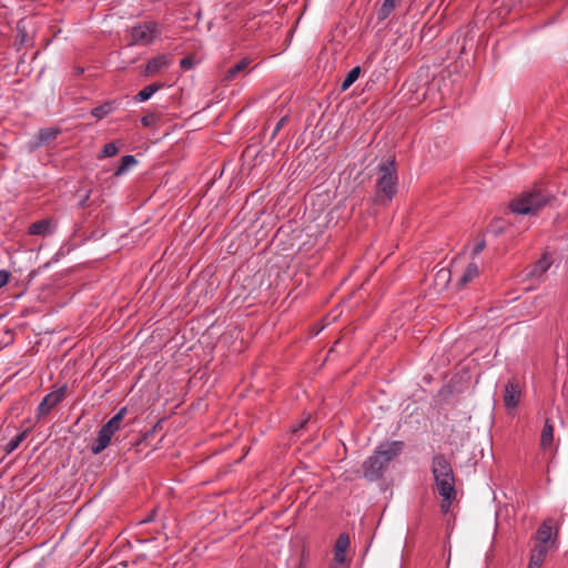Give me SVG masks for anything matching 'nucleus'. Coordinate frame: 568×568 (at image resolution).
I'll return each instance as SVG.
<instances>
[{
    "label": "nucleus",
    "instance_id": "f257e3e1",
    "mask_svg": "<svg viewBox=\"0 0 568 568\" xmlns=\"http://www.w3.org/2000/svg\"><path fill=\"white\" fill-rule=\"evenodd\" d=\"M432 471L436 489L443 498L440 510L447 514L456 497L453 468L444 455H437L433 458Z\"/></svg>",
    "mask_w": 568,
    "mask_h": 568
},
{
    "label": "nucleus",
    "instance_id": "f03ea898",
    "mask_svg": "<svg viewBox=\"0 0 568 568\" xmlns=\"http://www.w3.org/2000/svg\"><path fill=\"white\" fill-rule=\"evenodd\" d=\"M403 442H387L381 444L374 454L363 463L364 477L371 481L381 478L388 464L403 450Z\"/></svg>",
    "mask_w": 568,
    "mask_h": 568
},
{
    "label": "nucleus",
    "instance_id": "7ed1b4c3",
    "mask_svg": "<svg viewBox=\"0 0 568 568\" xmlns=\"http://www.w3.org/2000/svg\"><path fill=\"white\" fill-rule=\"evenodd\" d=\"M552 201V196L540 189L523 192L509 206L511 212L520 215H536Z\"/></svg>",
    "mask_w": 568,
    "mask_h": 568
},
{
    "label": "nucleus",
    "instance_id": "20e7f679",
    "mask_svg": "<svg viewBox=\"0 0 568 568\" xmlns=\"http://www.w3.org/2000/svg\"><path fill=\"white\" fill-rule=\"evenodd\" d=\"M397 191V175L394 160H387L378 166L376 180L375 202L385 204L389 202Z\"/></svg>",
    "mask_w": 568,
    "mask_h": 568
},
{
    "label": "nucleus",
    "instance_id": "39448f33",
    "mask_svg": "<svg viewBox=\"0 0 568 568\" xmlns=\"http://www.w3.org/2000/svg\"><path fill=\"white\" fill-rule=\"evenodd\" d=\"M125 415L126 408L122 407L106 424L101 427L97 439L91 446V452L93 454L98 455L109 446L112 436L121 428Z\"/></svg>",
    "mask_w": 568,
    "mask_h": 568
},
{
    "label": "nucleus",
    "instance_id": "423d86ee",
    "mask_svg": "<svg viewBox=\"0 0 568 568\" xmlns=\"http://www.w3.org/2000/svg\"><path fill=\"white\" fill-rule=\"evenodd\" d=\"M558 531L559 527L552 518L544 520L536 532L535 545H542L545 548L555 549Z\"/></svg>",
    "mask_w": 568,
    "mask_h": 568
},
{
    "label": "nucleus",
    "instance_id": "0eeeda50",
    "mask_svg": "<svg viewBox=\"0 0 568 568\" xmlns=\"http://www.w3.org/2000/svg\"><path fill=\"white\" fill-rule=\"evenodd\" d=\"M156 26L154 23L139 24L130 30V45L150 44L156 37Z\"/></svg>",
    "mask_w": 568,
    "mask_h": 568
},
{
    "label": "nucleus",
    "instance_id": "6e6552de",
    "mask_svg": "<svg viewBox=\"0 0 568 568\" xmlns=\"http://www.w3.org/2000/svg\"><path fill=\"white\" fill-rule=\"evenodd\" d=\"M521 387L517 379H510L505 385L504 403L507 408H515L519 404Z\"/></svg>",
    "mask_w": 568,
    "mask_h": 568
},
{
    "label": "nucleus",
    "instance_id": "1a4fd4ad",
    "mask_svg": "<svg viewBox=\"0 0 568 568\" xmlns=\"http://www.w3.org/2000/svg\"><path fill=\"white\" fill-rule=\"evenodd\" d=\"M172 64V59L170 54H160L153 59H151L144 70V75L151 77L161 71L165 70Z\"/></svg>",
    "mask_w": 568,
    "mask_h": 568
},
{
    "label": "nucleus",
    "instance_id": "9d476101",
    "mask_svg": "<svg viewBox=\"0 0 568 568\" xmlns=\"http://www.w3.org/2000/svg\"><path fill=\"white\" fill-rule=\"evenodd\" d=\"M64 397L63 388L48 394L38 407L39 415H47L54 406H57Z\"/></svg>",
    "mask_w": 568,
    "mask_h": 568
},
{
    "label": "nucleus",
    "instance_id": "9b49d317",
    "mask_svg": "<svg viewBox=\"0 0 568 568\" xmlns=\"http://www.w3.org/2000/svg\"><path fill=\"white\" fill-rule=\"evenodd\" d=\"M550 550L551 549L545 548L542 545H535L531 549L527 568H541L546 556Z\"/></svg>",
    "mask_w": 568,
    "mask_h": 568
},
{
    "label": "nucleus",
    "instance_id": "f8f14e48",
    "mask_svg": "<svg viewBox=\"0 0 568 568\" xmlns=\"http://www.w3.org/2000/svg\"><path fill=\"white\" fill-rule=\"evenodd\" d=\"M54 229V223L50 219L37 221L29 226V234L31 235H48L51 234Z\"/></svg>",
    "mask_w": 568,
    "mask_h": 568
},
{
    "label": "nucleus",
    "instance_id": "ddd939ff",
    "mask_svg": "<svg viewBox=\"0 0 568 568\" xmlns=\"http://www.w3.org/2000/svg\"><path fill=\"white\" fill-rule=\"evenodd\" d=\"M552 263L551 257L548 254H544L528 271V277H540L545 274Z\"/></svg>",
    "mask_w": 568,
    "mask_h": 568
},
{
    "label": "nucleus",
    "instance_id": "4468645a",
    "mask_svg": "<svg viewBox=\"0 0 568 568\" xmlns=\"http://www.w3.org/2000/svg\"><path fill=\"white\" fill-rule=\"evenodd\" d=\"M554 442V425L550 419H546L540 436V446L542 449L551 447Z\"/></svg>",
    "mask_w": 568,
    "mask_h": 568
},
{
    "label": "nucleus",
    "instance_id": "2eb2a0df",
    "mask_svg": "<svg viewBox=\"0 0 568 568\" xmlns=\"http://www.w3.org/2000/svg\"><path fill=\"white\" fill-rule=\"evenodd\" d=\"M250 63L251 60L248 58L242 59L239 63H236L234 67L230 68L225 72L223 80L227 82L233 81L240 73L244 72L247 69Z\"/></svg>",
    "mask_w": 568,
    "mask_h": 568
},
{
    "label": "nucleus",
    "instance_id": "dca6fc26",
    "mask_svg": "<svg viewBox=\"0 0 568 568\" xmlns=\"http://www.w3.org/2000/svg\"><path fill=\"white\" fill-rule=\"evenodd\" d=\"M479 274L478 265L474 262L469 263L467 267L465 268L463 275L460 276L458 284L460 286H465L466 284L470 283L473 280H475Z\"/></svg>",
    "mask_w": 568,
    "mask_h": 568
},
{
    "label": "nucleus",
    "instance_id": "f3484780",
    "mask_svg": "<svg viewBox=\"0 0 568 568\" xmlns=\"http://www.w3.org/2000/svg\"><path fill=\"white\" fill-rule=\"evenodd\" d=\"M58 134L59 130L54 128H45L40 130L37 134L38 142L36 143V146L55 140Z\"/></svg>",
    "mask_w": 568,
    "mask_h": 568
},
{
    "label": "nucleus",
    "instance_id": "a211bd4d",
    "mask_svg": "<svg viewBox=\"0 0 568 568\" xmlns=\"http://www.w3.org/2000/svg\"><path fill=\"white\" fill-rule=\"evenodd\" d=\"M163 87L161 83H152L142 89L135 97L136 101L144 102L149 100L158 90Z\"/></svg>",
    "mask_w": 568,
    "mask_h": 568
},
{
    "label": "nucleus",
    "instance_id": "6ab92c4d",
    "mask_svg": "<svg viewBox=\"0 0 568 568\" xmlns=\"http://www.w3.org/2000/svg\"><path fill=\"white\" fill-rule=\"evenodd\" d=\"M114 110V103L113 102H105L102 105H99L94 108L91 113L94 118L98 120H101L105 118L108 114H110Z\"/></svg>",
    "mask_w": 568,
    "mask_h": 568
},
{
    "label": "nucleus",
    "instance_id": "aec40b11",
    "mask_svg": "<svg viewBox=\"0 0 568 568\" xmlns=\"http://www.w3.org/2000/svg\"><path fill=\"white\" fill-rule=\"evenodd\" d=\"M399 0H384L379 11H378V19L384 20L386 19L392 11L396 8Z\"/></svg>",
    "mask_w": 568,
    "mask_h": 568
},
{
    "label": "nucleus",
    "instance_id": "412c9836",
    "mask_svg": "<svg viewBox=\"0 0 568 568\" xmlns=\"http://www.w3.org/2000/svg\"><path fill=\"white\" fill-rule=\"evenodd\" d=\"M359 74H361V68L359 67L353 68L347 73L344 81L342 82V85H341L342 91H346L358 79Z\"/></svg>",
    "mask_w": 568,
    "mask_h": 568
},
{
    "label": "nucleus",
    "instance_id": "4be33fe9",
    "mask_svg": "<svg viewBox=\"0 0 568 568\" xmlns=\"http://www.w3.org/2000/svg\"><path fill=\"white\" fill-rule=\"evenodd\" d=\"M135 163H136V160L133 155H124L121 159V164L118 168V170L115 171L114 175L115 176L122 175L129 168H131Z\"/></svg>",
    "mask_w": 568,
    "mask_h": 568
},
{
    "label": "nucleus",
    "instance_id": "5701e85b",
    "mask_svg": "<svg viewBox=\"0 0 568 568\" xmlns=\"http://www.w3.org/2000/svg\"><path fill=\"white\" fill-rule=\"evenodd\" d=\"M27 436V430L18 434L14 436L4 447V450L7 454H11L13 450H16L19 445L24 440Z\"/></svg>",
    "mask_w": 568,
    "mask_h": 568
},
{
    "label": "nucleus",
    "instance_id": "b1692460",
    "mask_svg": "<svg viewBox=\"0 0 568 568\" xmlns=\"http://www.w3.org/2000/svg\"><path fill=\"white\" fill-rule=\"evenodd\" d=\"M349 546V538L347 535H341L335 544L334 551L346 552Z\"/></svg>",
    "mask_w": 568,
    "mask_h": 568
},
{
    "label": "nucleus",
    "instance_id": "393cba45",
    "mask_svg": "<svg viewBox=\"0 0 568 568\" xmlns=\"http://www.w3.org/2000/svg\"><path fill=\"white\" fill-rule=\"evenodd\" d=\"M118 151L119 150L114 143H108L104 145V148L102 150V156L103 158L114 156L118 153Z\"/></svg>",
    "mask_w": 568,
    "mask_h": 568
},
{
    "label": "nucleus",
    "instance_id": "a878e982",
    "mask_svg": "<svg viewBox=\"0 0 568 568\" xmlns=\"http://www.w3.org/2000/svg\"><path fill=\"white\" fill-rule=\"evenodd\" d=\"M156 122V115L153 114V113H149V114H145L142 119H141V123L144 125V126H152L153 124H155Z\"/></svg>",
    "mask_w": 568,
    "mask_h": 568
},
{
    "label": "nucleus",
    "instance_id": "bb28decb",
    "mask_svg": "<svg viewBox=\"0 0 568 568\" xmlns=\"http://www.w3.org/2000/svg\"><path fill=\"white\" fill-rule=\"evenodd\" d=\"M333 562L346 564V552L334 551Z\"/></svg>",
    "mask_w": 568,
    "mask_h": 568
},
{
    "label": "nucleus",
    "instance_id": "cd10ccee",
    "mask_svg": "<svg viewBox=\"0 0 568 568\" xmlns=\"http://www.w3.org/2000/svg\"><path fill=\"white\" fill-rule=\"evenodd\" d=\"M486 246L485 240H479L473 248V255H478Z\"/></svg>",
    "mask_w": 568,
    "mask_h": 568
},
{
    "label": "nucleus",
    "instance_id": "c85d7f7f",
    "mask_svg": "<svg viewBox=\"0 0 568 568\" xmlns=\"http://www.w3.org/2000/svg\"><path fill=\"white\" fill-rule=\"evenodd\" d=\"M180 65L181 68L183 69H191L192 65H193V60L189 57L186 58H183L181 61H180Z\"/></svg>",
    "mask_w": 568,
    "mask_h": 568
},
{
    "label": "nucleus",
    "instance_id": "c756f323",
    "mask_svg": "<svg viewBox=\"0 0 568 568\" xmlns=\"http://www.w3.org/2000/svg\"><path fill=\"white\" fill-rule=\"evenodd\" d=\"M10 274L7 271H0V288L9 281Z\"/></svg>",
    "mask_w": 568,
    "mask_h": 568
},
{
    "label": "nucleus",
    "instance_id": "7c9ffc66",
    "mask_svg": "<svg viewBox=\"0 0 568 568\" xmlns=\"http://www.w3.org/2000/svg\"><path fill=\"white\" fill-rule=\"evenodd\" d=\"M284 122H285V118L281 119V120L277 122V124H276V126H275V133L280 131V129L283 126Z\"/></svg>",
    "mask_w": 568,
    "mask_h": 568
},
{
    "label": "nucleus",
    "instance_id": "2f4dec72",
    "mask_svg": "<svg viewBox=\"0 0 568 568\" xmlns=\"http://www.w3.org/2000/svg\"><path fill=\"white\" fill-rule=\"evenodd\" d=\"M331 568H347L346 564L332 562Z\"/></svg>",
    "mask_w": 568,
    "mask_h": 568
},
{
    "label": "nucleus",
    "instance_id": "473e14b6",
    "mask_svg": "<svg viewBox=\"0 0 568 568\" xmlns=\"http://www.w3.org/2000/svg\"><path fill=\"white\" fill-rule=\"evenodd\" d=\"M438 275L443 276V277H446L448 275V272L445 271V270H442V271L438 272Z\"/></svg>",
    "mask_w": 568,
    "mask_h": 568
}]
</instances>
